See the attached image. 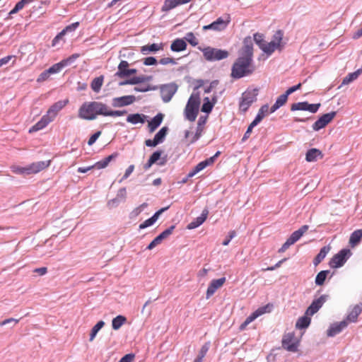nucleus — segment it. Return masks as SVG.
Segmentation results:
<instances>
[{
	"mask_svg": "<svg viewBox=\"0 0 362 362\" xmlns=\"http://www.w3.org/2000/svg\"><path fill=\"white\" fill-rule=\"evenodd\" d=\"M213 103H211V100L208 97L204 98V103L202 106V112L205 113H210L214 107Z\"/></svg>",
	"mask_w": 362,
	"mask_h": 362,
	"instance_id": "obj_44",
	"label": "nucleus"
},
{
	"mask_svg": "<svg viewBox=\"0 0 362 362\" xmlns=\"http://www.w3.org/2000/svg\"><path fill=\"white\" fill-rule=\"evenodd\" d=\"M103 81L104 76L103 75L95 78L90 83V87L92 90L95 93H98L101 89Z\"/></svg>",
	"mask_w": 362,
	"mask_h": 362,
	"instance_id": "obj_37",
	"label": "nucleus"
},
{
	"mask_svg": "<svg viewBox=\"0 0 362 362\" xmlns=\"http://www.w3.org/2000/svg\"><path fill=\"white\" fill-rule=\"evenodd\" d=\"M159 63L162 65H167L168 64H177V62L172 57H163L159 60Z\"/></svg>",
	"mask_w": 362,
	"mask_h": 362,
	"instance_id": "obj_59",
	"label": "nucleus"
},
{
	"mask_svg": "<svg viewBox=\"0 0 362 362\" xmlns=\"http://www.w3.org/2000/svg\"><path fill=\"white\" fill-rule=\"evenodd\" d=\"M107 105L101 102H86L78 110V117L86 120H93L97 115H106Z\"/></svg>",
	"mask_w": 362,
	"mask_h": 362,
	"instance_id": "obj_2",
	"label": "nucleus"
},
{
	"mask_svg": "<svg viewBox=\"0 0 362 362\" xmlns=\"http://www.w3.org/2000/svg\"><path fill=\"white\" fill-rule=\"evenodd\" d=\"M226 281V278L222 277L218 279H213L209 284L206 293V299L212 296L218 288L221 287Z\"/></svg>",
	"mask_w": 362,
	"mask_h": 362,
	"instance_id": "obj_16",
	"label": "nucleus"
},
{
	"mask_svg": "<svg viewBox=\"0 0 362 362\" xmlns=\"http://www.w3.org/2000/svg\"><path fill=\"white\" fill-rule=\"evenodd\" d=\"M136 101V97L132 95L116 97L112 100V105L114 107H122L133 104Z\"/></svg>",
	"mask_w": 362,
	"mask_h": 362,
	"instance_id": "obj_13",
	"label": "nucleus"
},
{
	"mask_svg": "<svg viewBox=\"0 0 362 362\" xmlns=\"http://www.w3.org/2000/svg\"><path fill=\"white\" fill-rule=\"evenodd\" d=\"M185 39L193 47H195L198 45V40L192 32L187 33L185 37Z\"/></svg>",
	"mask_w": 362,
	"mask_h": 362,
	"instance_id": "obj_50",
	"label": "nucleus"
},
{
	"mask_svg": "<svg viewBox=\"0 0 362 362\" xmlns=\"http://www.w3.org/2000/svg\"><path fill=\"white\" fill-rule=\"evenodd\" d=\"M19 320H18V319H15V318H12V317L8 318V319H6V320L0 322V327L12 324L11 327H13L19 322Z\"/></svg>",
	"mask_w": 362,
	"mask_h": 362,
	"instance_id": "obj_55",
	"label": "nucleus"
},
{
	"mask_svg": "<svg viewBox=\"0 0 362 362\" xmlns=\"http://www.w3.org/2000/svg\"><path fill=\"white\" fill-rule=\"evenodd\" d=\"M180 5L178 0H165L162 6L163 11H168Z\"/></svg>",
	"mask_w": 362,
	"mask_h": 362,
	"instance_id": "obj_41",
	"label": "nucleus"
},
{
	"mask_svg": "<svg viewBox=\"0 0 362 362\" xmlns=\"http://www.w3.org/2000/svg\"><path fill=\"white\" fill-rule=\"evenodd\" d=\"M148 116L144 114L134 113L130 114L127 117V122L132 124H136L139 123L144 124Z\"/></svg>",
	"mask_w": 362,
	"mask_h": 362,
	"instance_id": "obj_24",
	"label": "nucleus"
},
{
	"mask_svg": "<svg viewBox=\"0 0 362 362\" xmlns=\"http://www.w3.org/2000/svg\"><path fill=\"white\" fill-rule=\"evenodd\" d=\"M330 273L329 270H322L320 272L315 280V283L317 286H322L327 279V275Z\"/></svg>",
	"mask_w": 362,
	"mask_h": 362,
	"instance_id": "obj_39",
	"label": "nucleus"
},
{
	"mask_svg": "<svg viewBox=\"0 0 362 362\" xmlns=\"http://www.w3.org/2000/svg\"><path fill=\"white\" fill-rule=\"evenodd\" d=\"M120 203V200L115 197L109 200L107 203V206L108 208L112 209L117 207Z\"/></svg>",
	"mask_w": 362,
	"mask_h": 362,
	"instance_id": "obj_62",
	"label": "nucleus"
},
{
	"mask_svg": "<svg viewBox=\"0 0 362 362\" xmlns=\"http://www.w3.org/2000/svg\"><path fill=\"white\" fill-rule=\"evenodd\" d=\"M151 79H152L151 76L141 75V76H134L132 78H129V79H127V80H125L123 81H120L119 83V86H122L129 85H129H136V84L150 81Z\"/></svg>",
	"mask_w": 362,
	"mask_h": 362,
	"instance_id": "obj_18",
	"label": "nucleus"
},
{
	"mask_svg": "<svg viewBox=\"0 0 362 362\" xmlns=\"http://www.w3.org/2000/svg\"><path fill=\"white\" fill-rule=\"evenodd\" d=\"M169 129L168 127H163L154 136L153 139H146L145 144L148 147H155L164 141Z\"/></svg>",
	"mask_w": 362,
	"mask_h": 362,
	"instance_id": "obj_10",
	"label": "nucleus"
},
{
	"mask_svg": "<svg viewBox=\"0 0 362 362\" xmlns=\"http://www.w3.org/2000/svg\"><path fill=\"white\" fill-rule=\"evenodd\" d=\"M327 298V295H322L318 298L313 300L310 306L307 308L305 315L312 316L315 314L322 308Z\"/></svg>",
	"mask_w": 362,
	"mask_h": 362,
	"instance_id": "obj_12",
	"label": "nucleus"
},
{
	"mask_svg": "<svg viewBox=\"0 0 362 362\" xmlns=\"http://www.w3.org/2000/svg\"><path fill=\"white\" fill-rule=\"evenodd\" d=\"M295 334L293 332H289L285 334L282 339V347L291 352H296L298 350V342L295 341Z\"/></svg>",
	"mask_w": 362,
	"mask_h": 362,
	"instance_id": "obj_9",
	"label": "nucleus"
},
{
	"mask_svg": "<svg viewBox=\"0 0 362 362\" xmlns=\"http://www.w3.org/2000/svg\"><path fill=\"white\" fill-rule=\"evenodd\" d=\"M351 252L349 249H342L337 254L333 256L329 261V266L332 268H339L342 267L349 257L351 256Z\"/></svg>",
	"mask_w": 362,
	"mask_h": 362,
	"instance_id": "obj_6",
	"label": "nucleus"
},
{
	"mask_svg": "<svg viewBox=\"0 0 362 362\" xmlns=\"http://www.w3.org/2000/svg\"><path fill=\"white\" fill-rule=\"evenodd\" d=\"M337 115L336 111H332L329 113L322 115L313 124V129L315 131H319L325 127Z\"/></svg>",
	"mask_w": 362,
	"mask_h": 362,
	"instance_id": "obj_11",
	"label": "nucleus"
},
{
	"mask_svg": "<svg viewBox=\"0 0 362 362\" xmlns=\"http://www.w3.org/2000/svg\"><path fill=\"white\" fill-rule=\"evenodd\" d=\"M52 122V119L49 118L47 115H44L40 121H38L35 125H33L30 129L29 132H35L45 128L49 123Z\"/></svg>",
	"mask_w": 362,
	"mask_h": 362,
	"instance_id": "obj_22",
	"label": "nucleus"
},
{
	"mask_svg": "<svg viewBox=\"0 0 362 362\" xmlns=\"http://www.w3.org/2000/svg\"><path fill=\"white\" fill-rule=\"evenodd\" d=\"M187 42L185 40L177 38L173 41L170 45V49L173 52H179L184 51L187 49Z\"/></svg>",
	"mask_w": 362,
	"mask_h": 362,
	"instance_id": "obj_25",
	"label": "nucleus"
},
{
	"mask_svg": "<svg viewBox=\"0 0 362 362\" xmlns=\"http://www.w3.org/2000/svg\"><path fill=\"white\" fill-rule=\"evenodd\" d=\"M143 63L146 66H152L157 64L158 61L154 57H148L144 59Z\"/></svg>",
	"mask_w": 362,
	"mask_h": 362,
	"instance_id": "obj_58",
	"label": "nucleus"
},
{
	"mask_svg": "<svg viewBox=\"0 0 362 362\" xmlns=\"http://www.w3.org/2000/svg\"><path fill=\"white\" fill-rule=\"evenodd\" d=\"M309 226L308 225L302 226L298 230L292 233L290 237L288 238L291 243L294 244L296 243L302 235L308 230Z\"/></svg>",
	"mask_w": 362,
	"mask_h": 362,
	"instance_id": "obj_29",
	"label": "nucleus"
},
{
	"mask_svg": "<svg viewBox=\"0 0 362 362\" xmlns=\"http://www.w3.org/2000/svg\"><path fill=\"white\" fill-rule=\"evenodd\" d=\"M80 57V54H73L72 55H71L70 57H69L68 58L66 59H64L62 61L64 65L65 66H68V65H70L76 59H78V57Z\"/></svg>",
	"mask_w": 362,
	"mask_h": 362,
	"instance_id": "obj_53",
	"label": "nucleus"
},
{
	"mask_svg": "<svg viewBox=\"0 0 362 362\" xmlns=\"http://www.w3.org/2000/svg\"><path fill=\"white\" fill-rule=\"evenodd\" d=\"M208 214L209 211L206 209H204L199 216L197 217L187 225V228L192 230L201 226L206 221Z\"/></svg>",
	"mask_w": 362,
	"mask_h": 362,
	"instance_id": "obj_19",
	"label": "nucleus"
},
{
	"mask_svg": "<svg viewBox=\"0 0 362 362\" xmlns=\"http://www.w3.org/2000/svg\"><path fill=\"white\" fill-rule=\"evenodd\" d=\"M288 100V97L284 93L279 95L275 102V103L271 107L269 113H273L276 111L279 108L286 104Z\"/></svg>",
	"mask_w": 362,
	"mask_h": 362,
	"instance_id": "obj_31",
	"label": "nucleus"
},
{
	"mask_svg": "<svg viewBox=\"0 0 362 362\" xmlns=\"http://www.w3.org/2000/svg\"><path fill=\"white\" fill-rule=\"evenodd\" d=\"M227 26V23L224 21L221 18H218L216 21H214L209 25H204L203 30H214L216 31H221L224 30Z\"/></svg>",
	"mask_w": 362,
	"mask_h": 362,
	"instance_id": "obj_20",
	"label": "nucleus"
},
{
	"mask_svg": "<svg viewBox=\"0 0 362 362\" xmlns=\"http://www.w3.org/2000/svg\"><path fill=\"white\" fill-rule=\"evenodd\" d=\"M127 322V317L123 315H117L112 319V327L115 330L119 329Z\"/></svg>",
	"mask_w": 362,
	"mask_h": 362,
	"instance_id": "obj_36",
	"label": "nucleus"
},
{
	"mask_svg": "<svg viewBox=\"0 0 362 362\" xmlns=\"http://www.w3.org/2000/svg\"><path fill=\"white\" fill-rule=\"evenodd\" d=\"M101 135V132L98 131L95 133H94L88 139V144L89 146H92L96 140L99 138V136Z\"/></svg>",
	"mask_w": 362,
	"mask_h": 362,
	"instance_id": "obj_64",
	"label": "nucleus"
},
{
	"mask_svg": "<svg viewBox=\"0 0 362 362\" xmlns=\"http://www.w3.org/2000/svg\"><path fill=\"white\" fill-rule=\"evenodd\" d=\"M127 113V111L125 110H109L108 107L107 106V110H106V115L110 117H120L126 115Z\"/></svg>",
	"mask_w": 362,
	"mask_h": 362,
	"instance_id": "obj_49",
	"label": "nucleus"
},
{
	"mask_svg": "<svg viewBox=\"0 0 362 362\" xmlns=\"http://www.w3.org/2000/svg\"><path fill=\"white\" fill-rule=\"evenodd\" d=\"M254 40L261 49L266 42V41L264 40V35L259 33H257L254 35Z\"/></svg>",
	"mask_w": 362,
	"mask_h": 362,
	"instance_id": "obj_51",
	"label": "nucleus"
},
{
	"mask_svg": "<svg viewBox=\"0 0 362 362\" xmlns=\"http://www.w3.org/2000/svg\"><path fill=\"white\" fill-rule=\"evenodd\" d=\"M116 197L120 200L121 202H124L127 197V189L125 187L120 188L117 193Z\"/></svg>",
	"mask_w": 362,
	"mask_h": 362,
	"instance_id": "obj_54",
	"label": "nucleus"
},
{
	"mask_svg": "<svg viewBox=\"0 0 362 362\" xmlns=\"http://www.w3.org/2000/svg\"><path fill=\"white\" fill-rule=\"evenodd\" d=\"M163 43H160V44L153 43L151 45H146L144 46H142L141 47V52L144 55H147V54H150L151 52L154 53V52H156L157 51L163 50Z\"/></svg>",
	"mask_w": 362,
	"mask_h": 362,
	"instance_id": "obj_23",
	"label": "nucleus"
},
{
	"mask_svg": "<svg viewBox=\"0 0 362 362\" xmlns=\"http://www.w3.org/2000/svg\"><path fill=\"white\" fill-rule=\"evenodd\" d=\"M362 74V69H358L354 72L349 73L344 78L341 85H346L356 80Z\"/></svg>",
	"mask_w": 362,
	"mask_h": 362,
	"instance_id": "obj_35",
	"label": "nucleus"
},
{
	"mask_svg": "<svg viewBox=\"0 0 362 362\" xmlns=\"http://www.w3.org/2000/svg\"><path fill=\"white\" fill-rule=\"evenodd\" d=\"M362 238V229L356 230L354 231L349 238V245L351 247L356 246L361 240Z\"/></svg>",
	"mask_w": 362,
	"mask_h": 362,
	"instance_id": "obj_32",
	"label": "nucleus"
},
{
	"mask_svg": "<svg viewBox=\"0 0 362 362\" xmlns=\"http://www.w3.org/2000/svg\"><path fill=\"white\" fill-rule=\"evenodd\" d=\"M257 88H247L243 94L239 103V109L243 112L247 111L251 105L257 100Z\"/></svg>",
	"mask_w": 362,
	"mask_h": 362,
	"instance_id": "obj_4",
	"label": "nucleus"
},
{
	"mask_svg": "<svg viewBox=\"0 0 362 362\" xmlns=\"http://www.w3.org/2000/svg\"><path fill=\"white\" fill-rule=\"evenodd\" d=\"M323 157V154L321 151L317 148H310L309 149L305 155V160L308 162H314L317 160L318 158H322Z\"/></svg>",
	"mask_w": 362,
	"mask_h": 362,
	"instance_id": "obj_28",
	"label": "nucleus"
},
{
	"mask_svg": "<svg viewBox=\"0 0 362 362\" xmlns=\"http://www.w3.org/2000/svg\"><path fill=\"white\" fill-rule=\"evenodd\" d=\"M104 325H105L104 321L100 320L92 328L90 334V339H89V340L90 341H92L95 339L97 333L100 331V329H102Z\"/></svg>",
	"mask_w": 362,
	"mask_h": 362,
	"instance_id": "obj_43",
	"label": "nucleus"
},
{
	"mask_svg": "<svg viewBox=\"0 0 362 362\" xmlns=\"http://www.w3.org/2000/svg\"><path fill=\"white\" fill-rule=\"evenodd\" d=\"M65 66L64 65L62 61L59 63H57L49 67L47 71L51 74L59 73Z\"/></svg>",
	"mask_w": 362,
	"mask_h": 362,
	"instance_id": "obj_48",
	"label": "nucleus"
},
{
	"mask_svg": "<svg viewBox=\"0 0 362 362\" xmlns=\"http://www.w3.org/2000/svg\"><path fill=\"white\" fill-rule=\"evenodd\" d=\"M177 89L178 86L174 82L161 85L160 92L163 101L164 103L170 102Z\"/></svg>",
	"mask_w": 362,
	"mask_h": 362,
	"instance_id": "obj_7",
	"label": "nucleus"
},
{
	"mask_svg": "<svg viewBox=\"0 0 362 362\" xmlns=\"http://www.w3.org/2000/svg\"><path fill=\"white\" fill-rule=\"evenodd\" d=\"M307 101L293 103L291 106V111L304 110L307 111Z\"/></svg>",
	"mask_w": 362,
	"mask_h": 362,
	"instance_id": "obj_47",
	"label": "nucleus"
},
{
	"mask_svg": "<svg viewBox=\"0 0 362 362\" xmlns=\"http://www.w3.org/2000/svg\"><path fill=\"white\" fill-rule=\"evenodd\" d=\"M50 164V160L37 161L33 163L27 167L21 168L18 170L20 173L31 174L37 173L47 168Z\"/></svg>",
	"mask_w": 362,
	"mask_h": 362,
	"instance_id": "obj_8",
	"label": "nucleus"
},
{
	"mask_svg": "<svg viewBox=\"0 0 362 362\" xmlns=\"http://www.w3.org/2000/svg\"><path fill=\"white\" fill-rule=\"evenodd\" d=\"M175 226H171L170 227H169L168 228L165 229L164 231H163L160 235H158L156 238H155L150 243L149 245L147 246L146 249L147 250H152L156 246L158 245L159 244L161 243V242L167 238L169 235H170L174 229H175Z\"/></svg>",
	"mask_w": 362,
	"mask_h": 362,
	"instance_id": "obj_14",
	"label": "nucleus"
},
{
	"mask_svg": "<svg viewBox=\"0 0 362 362\" xmlns=\"http://www.w3.org/2000/svg\"><path fill=\"white\" fill-rule=\"evenodd\" d=\"M269 105L267 104L262 105L258 111L257 115H256L255 119H257L259 117L258 124L262 120L264 117L265 115L269 112Z\"/></svg>",
	"mask_w": 362,
	"mask_h": 362,
	"instance_id": "obj_46",
	"label": "nucleus"
},
{
	"mask_svg": "<svg viewBox=\"0 0 362 362\" xmlns=\"http://www.w3.org/2000/svg\"><path fill=\"white\" fill-rule=\"evenodd\" d=\"M258 120L259 117L257 119H255L248 126L247 129L246 130L243 137L242 138L243 142L245 141L250 137L252 129L258 124Z\"/></svg>",
	"mask_w": 362,
	"mask_h": 362,
	"instance_id": "obj_45",
	"label": "nucleus"
},
{
	"mask_svg": "<svg viewBox=\"0 0 362 362\" xmlns=\"http://www.w3.org/2000/svg\"><path fill=\"white\" fill-rule=\"evenodd\" d=\"M348 326L346 320H342L340 322L332 324L327 331V335L333 337L339 334L344 329Z\"/></svg>",
	"mask_w": 362,
	"mask_h": 362,
	"instance_id": "obj_15",
	"label": "nucleus"
},
{
	"mask_svg": "<svg viewBox=\"0 0 362 362\" xmlns=\"http://www.w3.org/2000/svg\"><path fill=\"white\" fill-rule=\"evenodd\" d=\"M68 100H59L54 103L47 110V114L52 121L56 117L57 113L66 106L68 103Z\"/></svg>",
	"mask_w": 362,
	"mask_h": 362,
	"instance_id": "obj_17",
	"label": "nucleus"
},
{
	"mask_svg": "<svg viewBox=\"0 0 362 362\" xmlns=\"http://www.w3.org/2000/svg\"><path fill=\"white\" fill-rule=\"evenodd\" d=\"M320 106H321L320 103L310 104L308 103H307V111H308L311 113H315L318 111Z\"/></svg>",
	"mask_w": 362,
	"mask_h": 362,
	"instance_id": "obj_57",
	"label": "nucleus"
},
{
	"mask_svg": "<svg viewBox=\"0 0 362 362\" xmlns=\"http://www.w3.org/2000/svg\"><path fill=\"white\" fill-rule=\"evenodd\" d=\"M157 86H151L150 85L146 86V87H134V90L136 92H147L152 90H156Z\"/></svg>",
	"mask_w": 362,
	"mask_h": 362,
	"instance_id": "obj_60",
	"label": "nucleus"
},
{
	"mask_svg": "<svg viewBox=\"0 0 362 362\" xmlns=\"http://www.w3.org/2000/svg\"><path fill=\"white\" fill-rule=\"evenodd\" d=\"M78 25H79L78 22L73 23L66 26L65 28H64L62 30V31L64 33V34H66V33L74 32L78 27Z\"/></svg>",
	"mask_w": 362,
	"mask_h": 362,
	"instance_id": "obj_56",
	"label": "nucleus"
},
{
	"mask_svg": "<svg viewBox=\"0 0 362 362\" xmlns=\"http://www.w3.org/2000/svg\"><path fill=\"white\" fill-rule=\"evenodd\" d=\"M50 76V74L47 71V70H45L44 71H42L38 76L37 79V81L40 83V82H42V81H45L46 80H47L49 78Z\"/></svg>",
	"mask_w": 362,
	"mask_h": 362,
	"instance_id": "obj_63",
	"label": "nucleus"
},
{
	"mask_svg": "<svg viewBox=\"0 0 362 362\" xmlns=\"http://www.w3.org/2000/svg\"><path fill=\"white\" fill-rule=\"evenodd\" d=\"M330 247L329 246L322 247L320 252L317 255V256L313 259V264L315 266L318 265L326 257L327 253L329 252Z\"/></svg>",
	"mask_w": 362,
	"mask_h": 362,
	"instance_id": "obj_33",
	"label": "nucleus"
},
{
	"mask_svg": "<svg viewBox=\"0 0 362 362\" xmlns=\"http://www.w3.org/2000/svg\"><path fill=\"white\" fill-rule=\"evenodd\" d=\"M118 156V153L115 152L112 154L107 156L104 159L95 163L94 164L95 168L97 169H103L106 168L109 163L115 158H116Z\"/></svg>",
	"mask_w": 362,
	"mask_h": 362,
	"instance_id": "obj_30",
	"label": "nucleus"
},
{
	"mask_svg": "<svg viewBox=\"0 0 362 362\" xmlns=\"http://www.w3.org/2000/svg\"><path fill=\"white\" fill-rule=\"evenodd\" d=\"M267 308H268V305L259 308L257 310H255L254 313H252L250 316H248L246 318L245 320L247 321V323L250 324L253 320H255L257 317H258L259 316L267 313Z\"/></svg>",
	"mask_w": 362,
	"mask_h": 362,
	"instance_id": "obj_34",
	"label": "nucleus"
},
{
	"mask_svg": "<svg viewBox=\"0 0 362 362\" xmlns=\"http://www.w3.org/2000/svg\"><path fill=\"white\" fill-rule=\"evenodd\" d=\"M162 153V151H156L153 152L150 156L149 160L153 162V164L156 163L160 158Z\"/></svg>",
	"mask_w": 362,
	"mask_h": 362,
	"instance_id": "obj_61",
	"label": "nucleus"
},
{
	"mask_svg": "<svg viewBox=\"0 0 362 362\" xmlns=\"http://www.w3.org/2000/svg\"><path fill=\"white\" fill-rule=\"evenodd\" d=\"M202 51L206 60L209 62L219 61L229 56L228 51L211 47L204 48Z\"/></svg>",
	"mask_w": 362,
	"mask_h": 362,
	"instance_id": "obj_5",
	"label": "nucleus"
},
{
	"mask_svg": "<svg viewBox=\"0 0 362 362\" xmlns=\"http://www.w3.org/2000/svg\"><path fill=\"white\" fill-rule=\"evenodd\" d=\"M311 322V319L306 315L298 318L296 322V327L299 329L307 328Z\"/></svg>",
	"mask_w": 362,
	"mask_h": 362,
	"instance_id": "obj_40",
	"label": "nucleus"
},
{
	"mask_svg": "<svg viewBox=\"0 0 362 362\" xmlns=\"http://www.w3.org/2000/svg\"><path fill=\"white\" fill-rule=\"evenodd\" d=\"M361 312H362V304L356 305L353 308L351 311L348 314L346 319L345 320H346L347 322H356L358 317L361 313Z\"/></svg>",
	"mask_w": 362,
	"mask_h": 362,
	"instance_id": "obj_27",
	"label": "nucleus"
},
{
	"mask_svg": "<svg viewBox=\"0 0 362 362\" xmlns=\"http://www.w3.org/2000/svg\"><path fill=\"white\" fill-rule=\"evenodd\" d=\"M284 33L282 30H277L273 35L272 40L271 42H274L276 45L282 49L284 47V45L281 44V41L283 39Z\"/></svg>",
	"mask_w": 362,
	"mask_h": 362,
	"instance_id": "obj_42",
	"label": "nucleus"
},
{
	"mask_svg": "<svg viewBox=\"0 0 362 362\" xmlns=\"http://www.w3.org/2000/svg\"><path fill=\"white\" fill-rule=\"evenodd\" d=\"M209 349V343H205L201 348L199 354L196 358L199 359L202 362L204 357L206 356Z\"/></svg>",
	"mask_w": 362,
	"mask_h": 362,
	"instance_id": "obj_52",
	"label": "nucleus"
},
{
	"mask_svg": "<svg viewBox=\"0 0 362 362\" xmlns=\"http://www.w3.org/2000/svg\"><path fill=\"white\" fill-rule=\"evenodd\" d=\"M200 105V95L199 92L193 93L189 97L185 108V119L194 122L199 112Z\"/></svg>",
	"mask_w": 362,
	"mask_h": 362,
	"instance_id": "obj_3",
	"label": "nucleus"
},
{
	"mask_svg": "<svg viewBox=\"0 0 362 362\" xmlns=\"http://www.w3.org/2000/svg\"><path fill=\"white\" fill-rule=\"evenodd\" d=\"M253 43L251 37H246L243 40V46L239 52V57L233 64L231 76L233 78H240L250 75L255 71L252 65Z\"/></svg>",
	"mask_w": 362,
	"mask_h": 362,
	"instance_id": "obj_1",
	"label": "nucleus"
},
{
	"mask_svg": "<svg viewBox=\"0 0 362 362\" xmlns=\"http://www.w3.org/2000/svg\"><path fill=\"white\" fill-rule=\"evenodd\" d=\"M164 117L163 113H158L155 117L152 118L148 123V128L150 133L153 132L162 123Z\"/></svg>",
	"mask_w": 362,
	"mask_h": 362,
	"instance_id": "obj_21",
	"label": "nucleus"
},
{
	"mask_svg": "<svg viewBox=\"0 0 362 362\" xmlns=\"http://www.w3.org/2000/svg\"><path fill=\"white\" fill-rule=\"evenodd\" d=\"M276 49L281 50L274 42H265V45L262 47V50L267 55H271Z\"/></svg>",
	"mask_w": 362,
	"mask_h": 362,
	"instance_id": "obj_38",
	"label": "nucleus"
},
{
	"mask_svg": "<svg viewBox=\"0 0 362 362\" xmlns=\"http://www.w3.org/2000/svg\"><path fill=\"white\" fill-rule=\"evenodd\" d=\"M129 64L128 62L122 60L118 65L117 71L115 73V76L119 78H124L127 77V71H129Z\"/></svg>",
	"mask_w": 362,
	"mask_h": 362,
	"instance_id": "obj_26",
	"label": "nucleus"
}]
</instances>
